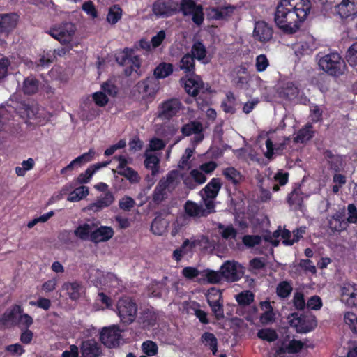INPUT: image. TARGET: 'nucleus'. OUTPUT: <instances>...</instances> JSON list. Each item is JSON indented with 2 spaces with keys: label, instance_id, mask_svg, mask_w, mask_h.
Masks as SVG:
<instances>
[{
  "label": "nucleus",
  "instance_id": "37",
  "mask_svg": "<svg viewBox=\"0 0 357 357\" xmlns=\"http://www.w3.org/2000/svg\"><path fill=\"white\" fill-rule=\"evenodd\" d=\"M180 68L184 70L187 75H194L195 70V63L194 56L190 53L183 56L180 61Z\"/></svg>",
  "mask_w": 357,
  "mask_h": 357
},
{
  "label": "nucleus",
  "instance_id": "59",
  "mask_svg": "<svg viewBox=\"0 0 357 357\" xmlns=\"http://www.w3.org/2000/svg\"><path fill=\"white\" fill-rule=\"evenodd\" d=\"M209 306L217 320H221L225 317L223 301L214 304H211Z\"/></svg>",
  "mask_w": 357,
  "mask_h": 357
},
{
  "label": "nucleus",
  "instance_id": "50",
  "mask_svg": "<svg viewBox=\"0 0 357 357\" xmlns=\"http://www.w3.org/2000/svg\"><path fill=\"white\" fill-rule=\"evenodd\" d=\"M345 220L349 224H357V206L355 204H349L345 213Z\"/></svg>",
  "mask_w": 357,
  "mask_h": 357
},
{
  "label": "nucleus",
  "instance_id": "43",
  "mask_svg": "<svg viewBox=\"0 0 357 357\" xmlns=\"http://www.w3.org/2000/svg\"><path fill=\"white\" fill-rule=\"evenodd\" d=\"M122 9L119 5H113L109 9L107 21L111 24H115L121 18Z\"/></svg>",
  "mask_w": 357,
  "mask_h": 357
},
{
  "label": "nucleus",
  "instance_id": "20",
  "mask_svg": "<svg viewBox=\"0 0 357 357\" xmlns=\"http://www.w3.org/2000/svg\"><path fill=\"white\" fill-rule=\"evenodd\" d=\"M317 326V321L314 315L301 314L297 319L295 326L296 331L306 333L314 330Z\"/></svg>",
  "mask_w": 357,
  "mask_h": 357
},
{
  "label": "nucleus",
  "instance_id": "2",
  "mask_svg": "<svg viewBox=\"0 0 357 357\" xmlns=\"http://www.w3.org/2000/svg\"><path fill=\"white\" fill-rule=\"evenodd\" d=\"M318 63L324 71L334 77H339L342 75L346 68L344 61L337 52H331L324 55L319 59Z\"/></svg>",
  "mask_w": 357,
  "mask_h": 357
},
{
  "label": "nucleus",
  "instance_id": "41",
  "mask_svg": "<svg viewBox=\"0 0 357 357\" xmlns=\"http://www.w3.org/2000/svg\"><path fill=\"white\" fill-rule=\"evenodd\" d=\"M255 299V294L250 290H244L236 295V301L240 306L250 305Z\"/></svg>",
  "mask_w": 357,
  "mask_h": 357
},
{
  "label": "nucleus",
  "instance_id": "62",
  "mask_svg": "<svg viewBox=\"0 0 357 357\" xmlns=\"http://www.w3.org/2000/svg\"><path fill=\"white\" fill-rule=\"evenodd\" d=\"M135 204V200L128 196L123 197L119 203V208L123 211H129Z\"/></svg>",
  "mask_w": 357,
  "mask_h": 357
},
{
  "label": "nucleus",
  "instance_id": "13",
  "mask_svg": "<svg viewBox=\"0 0 357 357\" xmlns=\"http://www.w3.org/2000/svg\"><path fill=\"white\" fill-rule=\"evenodd\" d=\"M236 7L232 5L210 7L207 9V17L213 20L227 21L233 15Z\"/></svg>",
  "mask_w": 357,
  "mask_h": 357
},
{
  "label": "nucleus",
  "instance_id": "21",
  "mask_svg": "<svg viewBox=\"0 0 357 357\" xmlns=\"http://www.w3.org/2000/svg\"><path fill=\"white\" fill-rule=\"evenodd\" d=\"M137 88L139 92L144 93L146 96L153 97L160 88L158 79L154 76L148 77L138 83Z\"/></svg>",
  "mask_w": 357,
  "mask_h": 357
},
{
  "label": "nucleus",
  "instance_id": "35",
  "mask_svg": "<svg viewBox=\"0 0 357 357\" xmlns=\"http://www.w3.org/2000/svg\"><path fill=\"white\" fill-rule=\"evenodd\" d=\"M202 343L208 347L213 353V355H216L218 351V340L215 335L210 332L204 333L200 339Z\"/></svg>",
  "mask_w": 357,
  "mask_h": 357
},
{
  "label": "nucleus",
  "instance_id": "48",
  "mask_svg": "<svg viewBox=\"0 0 357 357\" xmlns=\"http://www.w3.org/2000/svg\"><path fill=\"white\" fill-rule=\"evenodd\" d=\"M142 351L148 356H153L158 354V344L152 340H146L142 344Z\"/></svg>",
  "mask_w": 357,
  "mask_h": 357
},
{
  "label": "nucleus",
  "instance_id": "15",
  "mask_svg": "<svg viewBox=\"0 0 357 357\" xmlns=\"http://www.w3.org/2000/svg\"><path fill=\"white\" fill-rule=\"evenodd\" d=\"M273 30L271 25L264 21H258L255 24L253 37L261 43H267L273 38Z\"/></svg>",
  "mask_w": 357,
  "mask_h": 357
},
{
  "label": "nucleus",
  "instance_id": "25",
  "mask_svg": "<svg viewBox=\"0 0 357 357\" xmlns=\"http://www.w3.org/2000/svg\"><path fill=\"white\" fill-rule=\"evenodd\" d=\"M337 13L342 18H347L357 14V0H342L337 7Z\"/></svg>",
  "mask_w": 357,
  "mask_h": 357
},
{
  "label": "nucleus",
  "instance_id": "53",
  "mask_svg": "<svg viewBox=\"0 0 357 357\" xmlns=\"http://www.w3.org/2000/svg\"><path fill=\"white\" fill-rule=\"evenodd\" d=\"M19 318L17 319V325L19 326V328L22 329H29V327L33 324V318L28 314H19Z\"/></svg>",
  "mask_w": 357,
  "mask_h": 357
},
{
  "label": "nucleus",
  "instance_id": "49",
  "mask_svg": "<svg viewBox=\"0 0 357 357\" xmlns=\"http://www.w3.org/2000/svg\"><path fill=\"white\" fill-rule=\"evenodd\" d=\"M259 338L266 340L269 342H273L278 339V334L276 331L272 328H263L259 330L257 332Z\"/></svg>",
  "mask_w": 357,
  "mask_h": 357
},
{
  "label": "nucleus",
  "instance_id": "5",
  "mask_svg": "<svg viewBox=\"0 0 357 357\" xmlns=\"http://www.w3.org/2000/svg\"><path fill=\"white\" fill-rule=\"evenodd\" d=\"M178 11L183 16H192V21L197 26H201L204 20V8L197 4L195 0H181L178 3Z\"/></svg>",
  "mask_w": 357,
  "mask_h": 357
},
{
  "label": "nucleus",
  "instance_id": "44",
  "mask_svg": "<svg viewBox=\"0 0 357 357\" xmlns=\"http://www.w3.org/2000/svg\"><path fill=\"white\" fill-rule=\"evenodd\" d=\"M344 321L352 333L357 335V315L352 312H347L344 314Z\"/></svg>",
  "mask_w": 357,
  "mask_h": 357
},
{
  "label": "nucleus",
  "instance_id": "54",
  "mask_svg": "<svg viewBox=\"0 0 357 357\" xmlns=\"http://www.w3.org/2000/svg\"><path fill=\"white\" fill-rule=\"evenodd\" d=\"M346 58L351 66L357 65V42L349 47L347 52Z\"/></svg>",
  "mask_w": 357,
  "mask_h": 357
},
{
  "label": "nucleus",
  "instance_id": "40",
  "mask_svg": "<svg viewBox=\"0 0 357 357\" xmlns=\"http://www.w3.org/2000/svg\"><path fill=\"white\" fill-rule=\"evenodd\" d=\"M293 291V287L291 282L283 280L280 282L276 287V294L280 298H288Z\"/></svg>",
  "mask_w": 357,
  "mask_h": 357
},
{
  "label": "nucleus",
  "instance_id": "28",
  "mask_svg": "<svg viewBox=\"0 0 357 357\" xmlns=\"http://www.w3.org/2000/svg\"><path fill=\"white\" fill-rule=\"evenodd\" d=\"M324 156L327 160L330 169L335 172H340L343 168V159L339 155H335L331 150H326Z\"/></svg>",
  "mask_w": 357,
  "mask_h": 357
},
{
  "label": "nucleus",
  "instance_id": "14",
  "mask_svg": "<svg viewBox=\"0 0 357 357\" xmlns=\"http://www.w3.org/2000/svg\"><path fill=\"white\" fill-rule=\"evenodd\" d=\"M136 319L141 329L149 331L158 324V316L155 312L146 309L142 311Z\"/></svg>",
  "mask_w": 357,
  "mask_h": 357
},
{
  "label": "nucleus",
  "instance_id": "57",
  "mask_svg": "<svg viewBox=\"0 0 357 357\" xmlns=\"http://www.w3.org/2000/svg\"><path fill=\"white\" fill-rule=\"evenodd\" d=\"M323 306L321 298L317 295L311 296L307 302V307L312 310H319Z\"/></svg>",
  "mask_w": 357,
  "mask_h": 357
},
{
  "label": "nucleus",
  "instance_id": "4",
  "mask_svg": "<svg viewBox=\"0 0 357 357\" xmlns=\"http://www.w3.org/2000/svg\"><path fill=\"white\" fill-rule=\"evenodd\" d=\"M116 307L118 316L123 324L129 325L136 320L138 307L132 298H120L116 303Z\"/></svg>",
  "mask_w": 357,
  "mask_h": 357
},
{
  "label": "nucleus",
  "instance_id": "27",
  "mask_svg": "<svg viewBox=\"0 0 357 357\" xmlns=\"http://www.w3.org/2000/svg\"><path fill=\"white\" fill-rule=\"evenodd\" d=\"M114 230L111 227L100 226L93 230L91 234V241L95 243L105 242L112 238Z\"/></svg>",
  "mask_w": 357,
  "mask_h": 357
},
{
  "label": "nucleus",
  "instance_id": "63",
  "mask_svg": "<svg viewBox=\"0 0 357 357\" xmlns=\"http://www.w3.org/2000/svg\"><path fill=\"white\" fill-rule=\"evenodd\" d=\"M92 97L94 102L99 107L105 106L109 101L105 93L101 91L94 93Z\"/></svg>",
  "mask_w": 357,
  "mask_h": 357
},
{
  "label": "nucleus",
  "instance_id": "8",
  "mask_svg": "<svg viewBox=\"0 0 357 357\" xmlns=\"http://www.w3.org/2000/svg\"><path fill=\"white\" fill-rule=\"evenodd\" d=\"M152 12L158 17L167 18L178 12V3L174 0H156Z\"/></svg>",
  "mask_w": 357,
  "mask_h": 357
},
{
  "label": "nucleus",
  "instance_id": "58",
  "mask_svg": "<svg viewBox=\"0 0 357 357\" xmlns=\"http://www.w3.org/2000/svg\"><path fill=\"white\" fill-rule=\"evenodd\" d=\"M205 277L207 281L211 284L219 283L223 279L220 270V272L207 270Z\"/></svg>",
  "mask_w": 357,
  "mask_h": 357
},
{
  "label": "nucleus",
  "instance_id": "52",
  "mask_svg": "<svg viewBox=\"0 0 357 357\" xmlns=\"http://www.w3.org/2000/svg\"><path fill=\"white\" fill-rule=\"evenodd\" d=\"M218 229H222L221 236L225 239L235 238L237 235L236 229L232 226V225L225 227L222 224H219Z\"/></svg>",
  "mask_w": 357,
  "mask_h": 357
},
{
  "label": "nucleus",
  "instance_id": "30",
  "mask_svg": "<svg viewBox=\"0 0 357 357\" xmlns=\"http://www.w3.org/2000/svg\"><path fill=\"white\" fill-rule=\"evenodd\" d=\"M40 81L33 75L26 77L22 83L24 94L31 96L38 93L40 87Z\"/></svg>",
  "mask_w": 357,
  "mask_h": 357
},
{
  "label": "nucleus",
  "instance_id": "64",
  "mask_svg": "<svg viewBox=\"0 0 357 357\" xmlns=\"http://www.w3.org/2000/svg\"><path fill=\"white\" fill-rule=\"evenodd\" d=\"M304 344L301 340H292L287 345V353L296 354L301 351Z\"/></svg>",
  "mask_w": 357,
  "mask_h": 357
},
{
  "label": "nucleus",
  "instance_id": "38",
  "mask_svg": "<svg viewBox=\"0 0 357 357\" xmlns=\"http://www.w3.org/2000/svg\"><path fill=\"white\" fill-rule=\"evenodd\" d=\"M173 73V65L169 63H160L153 71V76L159 79H164L169 76Z\"/></svg>",
  "mask_w": 357,
  "mask_h": 357
},
{
  "label": "nucleus",
  "instance_id": "12",
  "mask_svg": "<svg viewBox=\"0 0 357 357\" xmlns=\"http://www.w3.org/2000/svg\"><path fill=\"white\" fill-rule=\"evenodd\" d=\"M181 82L183 83L184 88L188 94L196 97L201 90H204V82L199 76L187 75L182 77Z\"/></svg>",
  "mask_w": 357,
  "mask_h": 357
},
{
  "label": "nucleus",
  "instance_id": "42",
  "mask_svg": "<svg viewBox=\"0 0 357 357\" xmlns=\"http://www.w3.org/2000/svg\"><path fill=\"white\" fill-rule=\"evenodd\" d=\"M206 53V48L202 41L198 40L194 43L190 54L194 56V59H197L198 61H202L205 59Z\"/></svg>",
  "mask_w": 357,
  "mask_h": 357
},
{
  "label": "nucleus",
  "instance_id": "46",
  "mask_svg": "<svg viewBox=\"0 0 357 357\" xmlns=\"http://www.w3.org/2000/svg\"><path fill=\"white\" fill-rule=\"evenodd\" d=\"M185 211L190 217H197L202 215L204 210L196 203L187 201L185 204Z\"/></svg>",
  "mask_w": 357,
  "mask_h": 357
},
{
  "label": "nucleus",
  "instance_id": "34",
  "mask_svg": "<svg viewBox=\"0 0 357 357\" xmlns=\"http://www.w3.org/2000/svg\"><path fill=\"white\" fill-rule=\"evenodd\" d=\"M69 298L72 301H77L82 291V286L77 282H66L63 284Z\"/></svg>",
  "mask_w": 357,
  "mask_h": 357
},
{
  "label": "nucleus",
  "instance_id": "29",
  "mask_svg": "<svg viewBox=\"0 0 357 357\" xmlns=\"http://www.w3.org/2000/svg\"><path fill=\"white\" fill-rule=\"evenodd\" d=\"M304 194L300 186L295 188L287 197V202L294 209H301L303 203Z\"/></svg>",
  "mask_w": 357,
  "mask_h": 357
},
{
  "label": "nucleus",
  "instance_id": "55",
  "mask_svg": "<svg viewBox=\"0 0 357 357\" xmlns=\"http://www.w3.org/2000/svg\"><path fill=\"white\" fill-rule=\"evenodd\" d=\"M262 241V237L259 235H245L243 237V244L248 248H253L259 245Z\"/></svg>",
  "mask_w": 357,
  "mask_h": 357
},
{
  "label": "nucleus",
  "instance_id": "61",
  "mask_svg": "<svg viewBox=\"0 0 357 357\" xmlns=\"http://www.w3.org/2000/svg\"><path fill=\"white\" fill-rule=\"evenodd\" d=\"M310 117L313 123L321 122L323 120V110L318 105L310 108Z\"/></svg>",
  "mask_w": 357,
  "mask_h": 357
},
{
  "label": "nucleus",
  "instance_id": "19",
  "mask_svg": "<svg viewBox=\"0 0 357 357\" xmlns=\"http://www.w3.org/2000/svg\"><path fill=\"white\" fill-rule=\"evenodd\" d=\"M328 227L333 231L340 233L349 227L345 220V208L336 211L328 220Z\"/></svg>",
  "mask_w": 357,
  "mask_h": 357
},
{
  "label": "nucleus",
  "instance_id": "36",
  "mask_svg": "<svg viewBox=\"0 0 357 357\" xmlns=\"http://www.w3.org/2000/svg\"><path fill=\"white\" fill-rule=\"evenodd\" d=\"M95 227L94 224L84 223L79 225L74 231V234L83 241L91 240V234Z\"/></svg>",
  "mask_w": 357,
  "mask_h": 357
},
{
  "label": "nucleus",
  "instance_id": "11",
  "mask_svg": "<svg viewBox=\"0 0 357 357\" xmlns=\"http://www.w3.org/2000/svg\"><path fill=\"white\" fill-rule=\"evenodd\" d=\"M241 266L236 261H227L220 267L223 279L227 282L238 281L243 273L241 271Z\"/></svg>",
  "mask_w": 357,
  "mask_h": 357
},
{
  "label": "nucleus",
  "instance_id": "23",
  "mask_svg": "<svg viewBox=\"0 0 357 357\" xmlns=\"http://www.w3.org/2000/svg\"><path fill=\"white\" fill-rule=\"evenodd\" d=\"M299 90L293 82L288 81L280 83L277 89V93L281 98L291 100L296 98Z\"/></svg>",
  "mask_w": 357,
  "mask_h": 357
},
{
  "label": "nucleus",
  "instance_id": "39",
  "mask_svg": "<svg viewBox=\"0 0 357 357\" xmlns=\"http://www.w3.org/2000/svg\"><path fill=\"white\" fill-rule=\"evenodd\" d=\"M159 158L153 154H146L144 166L146 169H151V175L155 176L159 172Z\"/></svg>",
  "mask_w": 357,
  "mask_h": 357
},
{
  "label": "nucleus",
  "instance_id": "33",
  "mask_svg": "<svg viewBox=\"0 0 357 357\" xmlns=\"http://www.w3.org/2000/svg\"><path fill=\"white\" fill-rule=\"evenodd\" d=\"M220 188V178H213L204 187V191L208 198L214 199L217 197Z\"/></svg>",
  "mask_w": 357,
  "mask_h": 357
},
{
  "label": "nucleus",
  "instance_id": "32",
  "mask_svg": "<svg viewBox=\"0 0 357 357\" xmlns=\"http://www.w3.org/2000/svg\"><path fill=\"white\" fill-rule=\"evenodd\" d=\"M222 175L226 180L234 185H238L243 180L241 173L233 167L225 168L222 171Z\"/></svg>",
  "mask_w": 357,
  "mask_h": 357
},
{
  "label": "nucleus",
  "instance_id": "16",
  "mask_svg": "<svg viewBox=\"0 0 357 357\" xmlns=\"http://www.w3.org/2000/svg\"><path fill=\"white\" fill-rule=\"evenodd\" d=\"M23 310L19 305H13L7 309L4 313L0 316V328L11 326H16L17 324V316L22 313Z\"/></svg>",
  "mask_w": 357,
  "mask_h": 357
},
{
  "label": "nucleus",
  "instance_id": "47",
  "mask_svg": "<svg viewBox=\"0 0 357 357\" xmlns=\"http://www.w3.org/2000/svg\"><path fill=\"white\" fill-rule=\"evenodd\" d=\"M208 304H214L223 301L222 291L215 287L210 288L206 294Z\"/></svg>",
  "mask_w": 357,
  "mask_h": 357
},
{
  "label": "nucleus",
  "instance_id": "7",
  "mask_svg": "<svg viewBox=\"0 0 357 357\" xmlns=\"http://www.w3.org/2000/svg\"><path fill=\"white\" fill-rule=\"evenodd\" d=\"M122 332L116 325L104 327L100 333V340L107 348H116L123 341Z\"/></svg>",
  "mask_w": 357,
  "mask_h": 357
},
{
  "label": "nucleus",
  "instance_id": "6",
  "mask_svg": "<svg viewBox=\"0 0 357 357\" xmlns=\"http://www.w3.org/2000/svg\"><path fill=\"white\" fill-rule=\"evenodd\" d=\"M75 31L76 26L75 24L64 22L51 27L47 33L53 38L65 45L70 43L73 40Z\"/></svg>",
  "mask_w": 357,
  "mask_h": 357
},
{
  "label": "nucleus",
  "instance_id": "45",
  "mask_svg": "<svg viewBox=\"0 0 357 357\" xmlns=\"http://www.w3.org/2000/svg\"><path fill=\"white\" fill-rule=\"evenodd\" d=\"M118 174L126 178L131 183H137L140 181L138 172L130 167L118 170Z\"/></svg>",
  "mask_w": 357,
  "mask_h": 357
},
{
  "label": "nucleus",
  "instance_id": "17",
  "mask_svg": "<svg viewBox=\"0 0 357 357\" xmlns=\"http://www.w3.org/2000/svg\"><path fill=\"white\" fill-rule=\"evenodd\" d=\"M19 21V15L15 13L0 14V33L9 34L12 32Z\"/></svg>",
  "mask_w": 357,
  "mask_h": 357
},
{
  "label": "nucleus",
  "instance_id": "26",
  "mask_svg": "<svg viewBox=\"0 0 357 357\" xmlns=\"http://www.w3.org/2000/svg\"><path fill=\"white\" fill-rule=\"evenodd\" d=\"M109 162H98L90 165L84 172L81 173L75 179L76 184L88 183L93 175L100 169L106 167Z\"/></svg>",
  "mask_w": 357,
  "mask_h": 357
},
{
  "label": "nucleus",
  "instance_id": "18",
  "mask_svg": "<svg viewBox=\"0 0 357 357\" xmlns=\"http://www.w3.org/2000/svg\"><path fill=\"white\" fill-rule=\"evenodd\" d=\"M181 131L183 137H188L192 134L196 135L194 137L195 141L200 142L204 139L203 126L200 121L194 120L183 125Z\"/></svg>",
  "mask_w": 357,
  "mask_h": 357
},
{
  "label": "nucleus",
  "instance_id": "9",
  "mask_svg": "<svg viewBox=\"0 0 357 357\" xmlns=\"http://www.w3.org/2000/svg\"><path fill=\"white\" fill-rule=\"evenodd\" d=\"M182 108V103L178 98H170L162 102L158 110V117L162 120H170L176 116Z\"/></svg>",
  "mask_w": 357,
  "mask_h": 357
},
{
  "label": "nucleus",
  "instance_id": "24",
  "mask_svg": "<svg viewBox=\"0 0 357 357\" xmlns=\"http://www.w3.org/2000/svg\"><path fill=\"white\" fill-rule=\"evenodd\" d=\"M82 357H99L101 347L94 339H89L82 342L80 346Z\"/></svg>",
  "mask_w": 357,
  "mask_h": 357
},
{
  "label": "nucleus",
  "instance_id": "51",
  "mask_svg": "<svg viewBox=\"0 0 357 357\" xmlns=\"http://www.w3.org/2000/svg\"><path fill=\"white\" fill-rule=\"evenodd\" d=\"M270 63L266 54L258 55L255 59V68L258 73L264 72L269 66Z\"/></svg>",
  "mask_w": 357,
  "mask_h": 357
},
{
  "label": "nucleus",
  "instance_id": "1",
  "mask_svg": "<svg viewBox=\"0 0 357 357\" xmlns=\"http://www.w3.org/2000/svg\"><path fill=\"white\" fill-rule=\"evenodd\" d=\"M311 10L310 0H280L274 13V22L284 33H296Z\"/></svg>",
  "mask_w": 357,
  "mask_h": 357
},
{
  "label": "nucleus",
  "instance_id": "22",
  "mask_svg": "<svg viewBox=\"0 0 357 357\" xmlns=\"http://www.w3.org/2000/svg\"><path fill=\"white\" fill-rule=\"evenodd\" d=\"M114 197L110 191H107L104 195L98 197L95 202L89 204L84 210L98 212L112 204Z\"/></svg>",
  "mask_w": 357,
  "mask_h": 357
},
{
  "label": "nucleus",
  "instance_id": "3",
  "mask_svg": "<svg viewBox=\"0 0 357 357\" xmlns=\"http://www.w3.org/2000/svg\"><path fill=\"white\" fill-rule=\"evenodd\" d=\"M134 49L125 47L122 51L115 55L116 63L121 66H126L124 69L126 76H130L134 72L138 74L141 68L142 59L139 56H132Z\"/></svg>",
  "mask_w": 357,
  "mask_h": 357
},
{
  "label": "nucleus",
  "instance_id": "56",
  "mask_svg": "<svg viewBox=\"0 0 357 357\" xmlns=\"http://www.w3.org/2000/svg\"><path fill=\"white\" fill-rule=\"evenodd\" d=\"M293 304L298 310H303L307 306V303L304 298V294L302 292L296 291L293 298Z\"/></svg>",
  "mask_w": 357,
  "mask_h": 357
},
{
  "label": "nucleus",
  "instance_id": "10",
  "mask_svg": "<svg viewBox=\"0 0 357 357\" xmlns=\"http://www.w3.org/2000/svg\"><path fill=\"white\" fill-rule=\"evenodd\" d=\"M341 301L347 307H357V284L345 282L340 288Z\"/></svg>",
  "mask_w": 357,
  "mask_h": 357
},
{
  "label": "nucleus",
  "instance_id": "60",
  "mask_svg": "<svg viewBox=\"0 0 357 357\" xmlns=\"http://www.w3.org/2000/svg\"><path fill=\"white\" fill-rule=\"evenodd\" d=\"M167 197V191L160 188V186H155L153 195L152 199L155 204H160Z\"/></svg>",
  "mask_w": 357,
  "mask_h": 357
},
{
  "label": "nucleus",
  "instance_id": "31",
  "mask_svg": "<svg viewBox=\"0 0 357 357\" xmlns=\"http://www.w3.org/2000/svg\"><path fill=\"white\" fill-rule=\"evenodd\" d=\"M315 131L311 123H306L301 128L296 136L294 137V142L296 143H305L312 139L314 136Z\"/></svg>",
  "mask_w": 357,
  "mask_h": 357
}]
</instances>
